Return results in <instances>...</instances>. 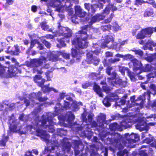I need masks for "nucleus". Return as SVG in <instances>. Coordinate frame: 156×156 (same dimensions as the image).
I'll return each mask as SVG.
<instances>
[{
    "label": "nucleus",
    "mask_w": 156,
    "mask_h": 156,
    "mask_svg": "<svg viewBox=\"0 0 156 156\" xmlns=\"http://www.w3.org/2000/svg\"><path fill=\"white\" fill-rule=\"evenodd\" d=\"M5 134H3L2 138L0 140V147H5L6 146V143L9 139L8 136H5Z\"/></svg>",
    "instance_id": "24"
},
{
    "label": "nucleus",
    "mask_w": 156,
    "mask_h": 156,
    "mask_svg": "<svg viewBox=\"0 0 156 156\" xmlns=\"http://www.w3.org/2000/svg\"><path fill=\"white\" fill-rule=\"evenodd\" d=\"M98 3L95 4L96 5V8L98 7L100 9H102L103 8L104 5L101 2L105 4L106 2H111V0H96Z\"/></svg>",
    "instance_id": "26"
},
{
    "label": "nucleus",
    "mask_w": 156,
    "mask_h": 156,
    "mask_svg": "<svg viewBox=\"0 0 156 156\" xmlns=\"http://www.w3.org/2000/svg\"><path fill=\"white\" fill-rule=\"evenodd\" d=\"M117 156H128V151L126 149H124L122 151H120L117 153Z\"/></svg>",
    "instance_id": "38"
},
{
    "label": "nucleus",
    "mask_w": 156,
    "mask_h": 156,
    "mask_svg": "<svg viewBox=\"0 0 156 156\" xmlns=\"http://www.w3.org/2000/svg\"><path fill=\"white\" fill-rule=\"evenodd\" d=\"M109 128L111 131H115L118 128V124L116 122L110 124L109 125Z\"/></svg>",
    "instance_id": "37"
},
{
    "label": "nucleus",
    "mask_w": 156,
    "mask_h": 156,
    "mask_svg": "<svg viewBox=\"0 0 156 156\" xmlns=\"http://www.w3.org/2000/svg\"><path fill=\"white\" fill-rule=\"evenodd\" d=\"M61 54L62 56L66 59H69L70 57V54L65 52H61Z\"/></svg>",
    "instance_id": "48"
},
{
    "label": "nucleus",
    "mask_w": 156,
    "mask_h": 156,
    "mask_svg": "<svg viewBox=\"0 0 156 156\" xmlns=\"http://www.w3.org/2000/svg\"><path fill=\"white\" fill-rule=\"evenodd\" d=\"M88 27V25H86L81 27V30L76 33L75 37L72 41L73 44L82 49L87 47L88 43L87 41L89 36L87 33Z\"/></svg>",
    "instance_id": "1"
},
{
    "label": "nucleus",
    "mask_w": 156,
    "mask_h": 156,
    "mask_svg": "<svg viewBox=\"0 0 156 156\" xmlns=\"http://www.w3.org/2000/svg\"><path fill=\"white\" fill-rule=\"evenodd\" d=\"M145 124V122L142 119L139 120V121L136 125V127L137 129H140L142 128V126H144Z\"/></svg>",
    "instance_id": "39"
},
{
    "label": "nucleus",
    "mask_w": 156,
    "mask_h": 156,
    "mask_svg": "<svg viewBox=\"0 0 156 156\" xmlns=\"http://www.w3.org/2000/svg\"><path fill=\"white\" fill-rule=\"evenodd\" d=\"M153 137L146 138L144 140V141L147 144H150L153 141L154 139Z\"/></svg>",
    "instance_id": "43"
},
{
    "label": "nucleus",
    "mask_w": 156,
    "mask_h": 156,
    "mask_svg": "<svg viewBox=\"0 0 156 156\" xmlns=\"http://www.w3.org/2000/svg\"><path fill=\"white\" fill-rule=\"evenodd\" d=\"M147 37L143 29H141L136 36V38L138 39H142Z\"/></svg>",
    "instance_id": "23"
},
{
    "label": "nucleus",
    "mask_w": 156,
    "mask_h": 156,
    "mask_svg": "<svg viewBox=\"0 0 156 156\" xmlns=\"http://www.w3.org/2000/svg\"><path fill=\"white\" fill-rule=\"evenodd\" d=\"M47 23L45 21H43L40 23L41 28L44 30H46L48 29L49 26L47 25Z\"/></svg>",
    "instance_id": "40"
},
{
    "label": "nucleus",
    "mask_w": 156,
    "mask_h": 156,
    "mask_svg": "<svg viewBox=\"0 0 156 156\" xmlns=\"http://www.w3.org/2000/svg\"><path fill=\"white\" fill-rule=\"evenodd\" d=\"M154 13L153 9L151 8H148L144 11L143 16L144 17H147L152 16Z\"/></svg>",
    "instance_id": "22"
},
{
    "label": "nucleus",
    "mask_w": 156,
    "mask_h": 156,
    "mask_svg": "<svg viewBox=\"0 0 156 156\" xmlns=\"http://www.w3.org/2000/svg\"><path fill=\"white\" fill-rule=\"evenodd\" d=\"M85 8L87 10L88 13L93 14L96 10V5L95 4H90L86 3L84 4Z\"/></svg>",
    "instance_id": "16"
},
{
    "label": "nucleus",
    "mask_w": 156,
    "mask_h": 156,
    "mask_svg": "<svg viewBox=\"0 0 156 156\" xmlns=\"http://www.w3.org/2000/svg\"><path fill=\"white\" fill-rule=\"evenodd\" d=\"M42 42L47 48H49L51 47V44L48 41L44 39L43 40Z\"/></svg>",
    "instance_id": "47"
},
{
    "label": "nucleus",
    "mask_w": 156,
    "mask_h": 156,
    "mask_svg": "<svg viewBox=\"0 0 156 156\" xmlns=\"http://www.w3.org/2000/svg\"><path fill=\"white\" fill-rule=\"evenodd\" d=\"M93 89L96 94L101 97H103V94L102 93L101 89L100 86L98 85L95 83H94Z\"/></svg>",
    "instance_id": "21"
},
{
    "label": "nucleus",
    "mask_w": 156,
    "mask_h": 156,
    "mask_svg": "<svg viewBox=\"0 0 156 156\" xmlns=\"http://www.w3.org/2000/svg\"><path fill=\"white\" fill-rule=\"evenodd\" d=\"M39 41L37 39L32 40L30 42V45L28 48V50L30 51L34 46L36 44H38Z\"/></svg>",
    "instance_id": "33"
},
{
    "label": "nucleus",
    "mask_w": 156,
    "mask_h": 156,
    "mask_svg": "<svg viewBox=\"0 0 156 156\" xmlns=\"http://www.w3.org/2000/svg\"><path fill=\"white\" fill-rule=\"evenodd\" d=\"M70 103L69 102L64 101L63 108L67 110L69 108Z\"/></svg>",
    "instance_id": "55"
},
{
    "label": "nucleus",
    "mask_w": 156,
    "mask_h": 156,
    "mask_svg": "<svg viewBox=\"0 0 156 156\" xmlns=\"http://www.w3.org/2000/svg\"><path fill=\"white\" fill-rule=\"evenodd\" d=\"M52 121L51 119L49 121V124L46 125L44 126L45 129L48 128V131L49 133H53L55 131V129L54 128L53 126L51 124L52 123Z\"/></svg>",
    "instance_id": "29"
},
{
    "label": "nucleus",
    "mask_w": 156,
    "mask_h": 156,
    "mask_svg": "<svg viewBox=\"0 0 156 156\" xmlns=\"http://www.w3.org/2000/svg\"><path fill=\"white\" fill-rule=\"evenodd\" d=\"M150 75L149 74H148L147 75V80L144 82L142 83L140 85L141 87L143 90H145L146 89V87L145 85L143 84L147 83V82L150 80V79L151 77V76H150Z\"/></svg>",
    "instance_id": "45"
},
{
    "label": "nucleus",
    "mask_w": 156,
    "mask_h": 156,
    "mask_svg": "<svg viewBox=\"0 0 156 156\" xmlns=\"http://www.w3.org/2000/svg\"><path fill=\"white\" fill-rule=\"evenodd\" d=\"M125 139L122 140V143L123 145L127 147H129L131 146V145L135 143L138 140L139 136L136 134L132 133L131 134L129 133H126Z\"/></svg>",
    "instance_id": "5"
},
{
    "label": "nucleus",
    "mask_w": 156,
    "mask_h": 156,
    "mask_svg": "<svg viewBox=\"0 0 156 156\" xmlns=\"http://www.w3.org/2000/svg\"><path fill=\"white\" fill-rule=\"evenodd\" d=\"M47 61L46 58L43 56L38 58L32 59L30 61V65L33 67L34 70L37 67L41 66L43 63H45Z\"/></svg>",
    "instance_id": "9"
},
{
    "label": "nucleus",
    "mask_w": 156,
    "mask_h": 156,
    "mask_svg": "<svg viewBox=\"0 0 156 156\" xmlns=\"http://www.w3.org/2000/svg\"><path fill=\"white\" fill-rule=\"evenodd\" d=\"M5 4L6 6H8L12 4L14 2L13 0H5Z\"/></svg>",
    "instance_id": "60"
},
{
    "label": "nucleus",
    "mask_w": 156,
    "mask_h": 156,
    "mask_svg": "<svg viewBox=\"0 0 156 156\" xmlns=\"http://www.w3.org/2000/svg\"><path fill=\"white\" fill-rule=\"evenodd\" d=\"M49 117H48L45 119H43L41 121V126L42 127H44L46 125V123L47 121H48L49 122L51 120H49Z\"/></svg>",
    "instance_id": "41"
},
{
    "label": "nucleus",
    "mask_w": 156,
    "mask_h": 156,
    "mask_svg": "<svg viewBox=\"0 0 156 156\" xmlns=\"http://www.w3.org/2000/svg\"><path fill=\"white\" fill-rule=\"evenodd\" d=\"M108 3V4L106 5L105 9L103 10V13L108 14L110 10L113 12V13L114 11L117 10V8L116 6H114L113 4L111 3L110 2Z\"/></svg>",
    "instance_id": "17"
},
{
    "label": "nucleus",
    "mask_w": 156,
    "mask_h": 156,
    "mask_svg": "<svg viewBox=\"0 0 156 156\" xmlns=\"http://www.w3.org/2000/svg\"><path fill=\"white\" fill-rule=\"evenodd\" d=\"M152 67L150 65L147 64L145 67L144 69L146 71L149 72L151 70Z\"/></svg>",
    "instance_id": "50"
},
{
    "label": "nucleus",
    "mask_w": 156,
    "mask_h": 156,
    "mask_svg": "<svg viewBox=\"0 0 156 156\" xmlns=\"http://www.w3.org/2000/svg\"><path fill=\"white\" fill-rule=\"evenodd\" d=\"M36 135L40 137L42 140L47 142L49 141L50 135L47 133L46 131L40 129L36 130Z\"/></svg>",
    "instance_id": "11"
},
{
    "label": "nucleus",
    "mask_w": 156,
    "mask_h": 156,
    "mask_svg": "<svg viewBox=\"0 0 156 156\" xmlns=\"http://www.w3.org/2000/svg\"><path fill=\"white\" fill-rule=\"evenodd\" d=\"M51 152V150L50 149H49L48 147H45L44 148V151H43V153L44 154H46L47 153H50Z\"/></svg>",
    "instance_id": "58"
},
{
    "label": "nucleus",
    "mask_w": 156,
    "mask_h": 156,
    "mask_svg": "<svg viewBox=\"0 0 156 156\" xmlns=\"http://www.w3.org/2000/svg\"><path fill=\"white\" fill-rule=\"evenodd\" d=\"M114 16V15L113 13H111L108 18L104 20L103 21L104 23L105 24L110 23L112 21Z\"/></svg>",
    "instance_id": "36"
},
{
    "label": "nucleus",
    "mask_w": 156,
    "mask_h": 156,
    "mask_svg": "<svg viewBox=\"0 0 156 156\" xmlns=\"http://www.w3.org/2000/svg\"><path fill=\"white\" fill-rule=\"evenodd\" d=\"M34 81L35 83L37 84L38 86L41 88L44 93L49 92L52 90L55 91V90L54 88L44 86L46 80L45 79H42V76L40 75H36L34 77Z\"/></svg>",
    "instance_id": "6"
},
{
    "label": "nucleus",
    "mask_w": 156,
    "mask_h": 156,
    "mask_svg": "<svg viewBox=\"0 0 156 156\" xmlns=\"http://www.w3.org/2000/svg\"><path fill=\"white\" fill-rule=\"evenodd\" d=\"M62 149L63 151H66L67 152H69L70 149V147L69 145L64 144L62 146Z\"/></svg>",
    "instance_id": "49"
},
{
    "label": "nucleus",
    "mask_w": 156,
    "mask_h": 156,
    "mask_svg": "<svg viewBox=\"0 0 156 156\" xmlns=\"http://www.w3.org/2000/svg\"><path fill=\"white\" fill-rule=\"evenodd\" d=\"M112 26L110 24H108L107 25H103L101 27V29L103 32L108 31L110 32V30L112 29Z\"/></svg>",
    "instance_id": "32"
},
{
    "label": "nucleus",
    "mask_w": 156,
    "mask_h": 156,
    "mask_svg": "<svg viewBox=\"0 0 156 156\" xmlns=\"http://www.w3.org/2000/svg\"><path fill=\"white\" fill-rule=\"evenodd\" d=\"M151 92L149 90H147V91L144 92L142 95H140L139 96L140 99L141 100V103H139L141 105H142L143 102L145 101L146 98L145 96L147 97V98L148 101V102H150L151 99Z\"/></svg>",
    "instance_id": "15"
},
{
    "label": "nucleus",
    "mask_w": 156,
    "mask_h": 156,
    "mask_svg": "<svg viewBox=\"0 0 156 156\" xmlns=\"http://www.w3.org/2000/svg\"><path fill=\"white\" fill-rule=\"evenodd\" d=\"M140 98H139V97L136 100V102L135 103L133 104H131L129 105V108H130L134 106L135 105L136 106H139L141 108H142L143 107V105L144 103L145 102V101H144L143 102L142 105H141L140 104H139V103H141V100L140 99Z\"/></svg>",
    "instance_id": "31"
},
{
    "label": "nucleus",
    "mask_w": 156,
    "mask_h": 156,
    "mask_svg": "<svg viewBox=\"0 0 156 156\" xmlns=\"http://www.w3.org/2000/svg\"><path fill=\"white\" fill-rule=\"evenodd\" d=\"M147 36H151L153 33L154 27H148L143 29Z\"/></svg>",
    "instance_id": "30"
},
{
    "label": "nucleus",
    "mask_w": 156,
    "mask_h": 156,
    "mask_svg": "<svg viewBox=\"0 0 156 156\" xmlns=\"http://www.w3.org/2000/svg\"><path fill=\"white\" fill-rule=\"evenodd\" d=\"M144 3H145V1L143 0H135L134 5L138 6Z\"/></svg>",
    "instance_id": "46"
},
{
    "label": "nucleus",
    "mask_w": 156,
    "mask_h": 156,
    "mask_svg": "<svg viewBox=\"0 0 156 156\" xmlns=\"http://www.w3.org/2000/svg\"><path fill=\"white\" fill-rule=\"evenodd\" d=\"M106 118V115H103L98 117L97 121L99 122H101V125L99 126L100 127H104V125L103 124L105 123Z\"/></svg>",
    "instance_id": "27"
},
{
    "label": "nucleus",
    "mask_w": 156,
    "mask_h": 156,
    "mask_svg": "<svg viewBox=\"0 0 156 156\" xmlns=\"http://www.w3.org/2000/svg\"><path fill=\"white\" fill-rule=\"evenodd\" d=\"M14 116V114H12L11 116L9 117V129L11 132H20L21 130V126L18 129V125L20 124L19 122L17 121V120L12 119V117Z\"/></svg>",
    "instance_id": "8"
},
{
    "label": "nucleus",
    "mask_w": 156,
    "mask_h": 156,
    "mask_svg": "<svg viewBox=\"0 0 156 156\" xmlns=\"http://www.w3.org/2000/svg\"><path fill=\"white\" fill-rule=\"evenodd\" d=\"M132 62L133 66V70L134 72L136 75L140 74L142 71L140 63H139L137 60L136 59H134L132 60Z\"/></svg>",
    "instance_id": "12"
},
{
    "label": "nucleus",
    "mask_w": 156,
    "mask_h": 156,
    "mask_svg": "<svg viewBox=\"0 0 156 156\" xmlns=\"http://www.w3.org/2000/svg\"><path fill=\"white\" fill-rule=\"evenodd\" d=\"M58 29L57 34L59 36H62L63 38H57V41L59 44L57 45L58 47L61 48L66 46V44L64 40V38H69L72 36V30L67 27L61 26L60 22H58Z\"/></svg>",
    "instance_id": "2"
},
{
    "label": "nucleus",
    "mask_w": 156,
    "mask_h": 156,
    "mask_svg": "<svg viewBox=\"0 0 156 156\" xmlns=\"http://www.w3.org/2000/svg\"><path fill=\"white\" fill-rule=\"evenodd\" d=\"M112 67L110 66H108L106 69V73L109 76L111 75V77H108L107 78L108 82H111L112 83V80L115 79L116 77V74L115 73L113 72L112 74H111V70L112 69Z\"/></svg>",
    "instance_id": "18"
},
{
    "label": "nucleus",
    "mask_w": 156,
    "mask_h": 156,
    "mask_svg": "<svg viewBox=\"0 0 156 156\" xmlns=\"http://www.w3.org/2000/svg\"><path fill=\"white\" fill-rule=\"evenodd\" d=\"M71 52L73 58H76V60H79L81 58L82 53L79 50L72 48Z\"/></svg>",
    "instance_id": "19"
},
{
    "label": "nucleus",
    "mask_w": 156,
    "mask_h": 156,
    "mask_svg": "<svg viewBox=\"0 0 156 156\" xmlns=\"http://www.w3.org/2000/svg\"><path fill=\"white\" fill-rule=\"evenodd\" d=\"M62 2L60 0H52L49 3L50 5L52 7H58L61 5Z\"/></svg>",
    "instance_id": "25"
},
{
    "label": "nucleus",
    "mask_w": 156,
    "mask_h": 156,
    "mask_svg": "<svg viewBox=\"0 0 156 156\" xmlns=\"http://www.w3.org/2000/svg\"><path fill=\"white\" fill-rule=\"evenodd\" d=\"M102 42L101 44V47L102 48H105L107 47V44L110 41L113 42L114 39L113 37L112 36L108 35H105L104 37H102Z\"/></svg>",
    "instance_id": "14"
},
{
    "label": "nucleus",
    "mask_w": 156,
    "mask_h": 156,
    "mask_svg": "<svg viewBox=\"0 0 156 156\" xmlns=\"http://www.w3.org/2000/svg\"><path fill=\"white\" fill-rule=\"evenodd\" d=\"M58 134L60 136H65L66 134L67 131L64 130L62 129H59L58 130Z\"/></svg>",
    "instance_id": "42"
},
{
    "label": "nucleus",
    "mask_w": 156,
    "mask_h": 156,
    "mask_svg": "<svg viewBox=\"0 0 156 156\" xmlns=\"http://www.w3.org/2000/svg\"><path fill=\"white\" fill-rule=\"evenodd\" d=\"M149 88L152 91H154L153 95L154 96L156 94V85L154 84H151L149 86Z\"/></svg>",
    "instance_id": "44"
},
{
    "label": "nucleus",
    "mask_w": 156,
    "mask_h": 156,
    "mask_svg": "<svg viewBox=\"0 0 156 156\" xmlns=\"http://www.w3.org/2000/svg\"><path fill=\"white\" fill-rule=\"evenodd\" d=\"M121 125L122 127H123L125 128H129L130 126L126 121L125 120L121 122Z\"/></svg>",
    "instance_id": "52"
},
{
    "label": "nucleus",
    "mask_w": 156,
    "mask_h": 156,
    "mask_svg": "<svg viewBox=\"0 0 156 156\" xmlns=\"http://www.w3.org/2000/svg\"><path fill=\"white\" fill-rule=\"evenodd\" d=\"M65 118L69 123L73 122L75 118V115L71 111L67 112L65 115Z\"/></svg>",
    "instance_id": "20"
},
{
    "label": "nucleus",
    "mask_w": 156,
    "mask_h": 156,
    "mask_svg": "<svg viewBox=\"0 0 156 156\" xmlns=\"http://www.w3.org/2000/svg\"><path fill=\"white\" fill-rule=\"evenodd\" d=\"M91 125L92 127H96L98 126L97 122L95 121H92L91 122H90Z\"/></svg>",
    "instance_id": "63"
},
{
    "label": "nucleus",
    "mask_w": 156,
    "mask_h": 156,
    "mask_svg": "<svg viewBox=\"0 0 156 156\" xmlns=\"http://www.w3.org/2000/svg\"><path fill=\"white\" fill-rule=\"evenodd\" d=\"M120 27L116 23L112 26L113 30L115 31H117L120 29Z\"/></svg>",
    "instance_id": "53"
},
{
    "label": "nucleus",
    "mask_w": 156,
    "mask_h": 156,
    "mask_svg": "<svg viewBox=\"0 0 156 156\" xmlns=\"http://www.w3.org/2000/svg\"><path fill=\"white\" fill-rule=\"evenodd\" d=\"M111 99L108 97L105 98L103 101V104L106 107H109L111 105Z\"/></svg>",
    "instance_id": "34"
},
{
    "label": "nucleus",
    "mask_w": 156,
    "mask_h": 156,
    "mask_svg": "<svg viewBox=\"0 0 156 156\" xmlns=\"http://www.w3.org/2000/svg\"><path fill=\"white\" fill-rule=\"evenodd\" d=\"M91 86V83L90 82L85 83L82 85V87L83 88H86L88 87Z\"/></svg>",
    "instance_id": "56"
},
{
    "label": "nucleus",
    "mask_w": 156,
    "mask_h": 156,
    "mask_svg": "<svg viewBox=\"0 0 156 156\" xmlns=\"http://www.w3.org/2000/svg\"><path fill=\"white\" fill-rule=\"evenodd\" d=\"M132 51L134 52L136 54L140 56H142L143 54V51L140 50H132Z\"/></svg>",
    "instance_id": "51"
},
{
    "label": "nucleus",
    "mask_w": 156,
    "mask_h": 156,
    "mask_svg": "<svg viewBox=\"0 0 156 156\" xmlns=\"http://www.w3.org/2000/svg\"><path fill=\"white\" fill-rule=\"evenodd\" d=\"M102 88L104 91L105 92H108L110 90V89L107 84H106V85L102 86Z\"/></svg>",
    "instance_id": "54"
},
{
    "label": "nucleus",
    "mask_w": 156,
    "mask_h": 156,
    "mask_svg": "<svg viewBox=\"0 0 156 156\" xmlns=\"http://www.w3.org/2000/svg\"><path fill=\"white\" fill-rule=\"evenodd\" d=\"M98 154L95 152L94 150H93L90 153V156H98Z\"/></svg>",
    "instance_id": "64"
},
{
    "label": "nucleus",
    "mask_w": 156,
    "mask_h": 156,
    "mask_svg": "<svg viewBox=\"0 0 156 156\" xmlns=\"http://www.w3.org/2000/svg\"><path fill=\"white\" fill-rule=\"evenodd\" d=\"M38 95L37 99L40 102H43L46 101L48 99V98L46 97H41L42 94V93L40 91L38 92L37 93Z\"/></svg>",
    "instance_id": "35"
},
{
    "label": "nucleus",
    "mask_w": 156,
    "mask_h": 156,
    "mask_svg": "<svg viewBox=\"0 0 156 156\" xmlns=\"http://www.w3.org/2000/svg\"><path fill=\"white\" fill-rule=\"evenodd\" d=\"M105 55L106 57H111L113 56V54L111 52L107 51L105 53Z\"/></svg>",
    "instance_id": "59"
},
{
    "label": "nucleus",
    "mask_w": 156,
    "mask_h": 156,
    "mask_svg": "<svg viewBox=\"0 0 156 156\" xmlns=\"http://www.w3.org/2000/svg\"><path fill=\"white\" fill-rule=\"evenodd\" d=\"M103 13L101 14L97 13L92 16L91 18L89 24L92 25L96 21H99L104 19L106 16Z\"/></svg>",
    "instance_id": "13"
},
{
    "label": "nucleus",
    "mask_w": 156,
    "mask_h": 156,
    "mask_svg": "<svg viewBox=\"0 0 156 156\" xmlns=\"http://www.w3.org/2000/svg\"><path fill=\"white\" fill-rule=\"evenodd\" d=\"M148 105L151 110L154 112H156V99H154L152 101L148 102Z\"/></svg>",
    "instance_id": "28"
},
{
    "label": "nucleus",
    "mask_w": 156,
    "mask_h": 156,
    "mask_svg": "<svg viewBox=\"0 0 156 156\" xmlns=\"http://www.w3.org/2000/svg\"><path fill=\"white\" fill-rule=\"evenodd\" d=\"M8 69V76L9 77L18 76L19 74L21 73L20 69H18L13 66H9V67L5 66L0 62V77H4L6 74V69Z\"/></svg>",
    "instance_id": "3"
},
{
    "label": "nucleus",
    "mask_w": 156,
    "mask_h": 156,
    "mask_svg": "<svg viewBox=\"0 0 156 156\" xmlns=\"http://www.w3.org/2000/svg\"><path fill=\"white\" fill-rule=\"evenodd\" d=\"M94 115L93 114H90L88 116V121L89 122H91L93 119Z\"/></svg>",
    "instance_id": "57"
},
{
    "label": "nucleus",
    "mask_w": 156,
    "mask_h": 156,
    "mask_svg": "<svg viewBox=\"0 0 156 156\" xmlns=\"http://www.w3.org/2000/svg\"><path fill=\"white\" fill-rule=\"evenodd\" d=\"M101 47L97 43L93 44V48L94 49L92 50V53L89 52L86 54V61L88 64L93 63L95 66H97L98 64L99 60L97 57L93 56L92 53L96 55H98L99 54L101 53Z\"/></svg>",
    "instance_id": "4"
},
{
    "label": "nucleus",
    "mask_w": 156,
    "mask_h": 156,
    "mask_svg": "<svg viewBox=\"0 0 156 156\" xmlns=\"http://www.w3.org/2000/svg\"><path fill=\"white\" fill-rule=\"evenodd\" d=\"M139 155L141 156H147V154L145 150H141L139 151Z\"/></svg>",
    "instance_id": "61"
},
{
    "label": "nucleus",
    "mask_w": 156,
    "mask_h": 156,
    "mask_svg": "<svg viewBox=\"0 0 156 156\" xmlns=\"http://www.w3.org/2000/svg\"><path fill=\"white\" fill-rule=\"evenodd\" d=\"M121 141L120 139L119 138H115L113 140V143H115L116 145H118V144Z\"/></svg>",
    "instance_id": "62"
},
{
    "label": "nucleus",
    "mask_w": 156,
    "mask_h": 156,
    "mask_svg": "<svg viewBox=\"0 0 156 156\" xmlns=\"http://www.w3.org/2000/svg\"><path fill=\"white\" fill-rule=\"evenodd\" d=\"M5 52L8 54H10L12 55H18L20 52L19 47L18 44L14 45L13 47H8L7 50Z\"/></svg>",
    "instance_id": "10"
},
{
    "label": "nucleus",
    "mask_w": 156,
    "mask_h": 156,
    "mask_svg": "<svg viewBox=\"0 0 156 156\" xmlns=\"http://www.w3.org/2000/svg\"><path fill=\"white\" fill-rule=\"evenodd\" d=\"M74 9L75 15L72 17L71 20L72 22L76 23H78L77 21L76 20L77 16L83 18L86 15L87 13L83 11L79 5H76L74 7Z\"/></svg>",
    "instance_id": "7"
}]
</instances>
